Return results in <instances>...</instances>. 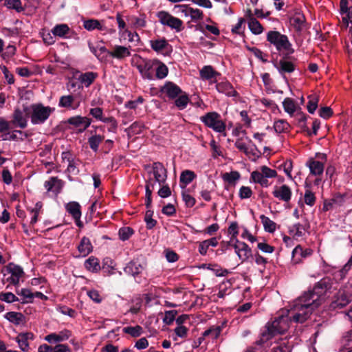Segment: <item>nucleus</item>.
I'll return each instance as SVG.
<instances>
[{"label": "nucleus", "mask_w": 352, "mask_h": 352, "mask_svg": "<svg viewBox=\"0 0 352 352\" xmlns=\"http://www.w3.org/2000/svg\"><path fill=\"white\" fill-rule=\"evenodd\" d=\"M196 177V174L192 170H185L182 171L179 177L181 187L186 188V186L191 183Z\"/></svg>", "instance_id": "obj_31"}, {"label": "nucleus", "mask_w": 352, "mask_h": 352, "mask_svg": "<svg viewBox=\"0 0 352 352\" xmlns=\"http://www.w3.org/2000/svg\"><path fill=\"white\" fill-rule=\"evenodd\" d=\"M155 71L156 72V77L160 79L164 78L168 74V67L162 62L157 60L155 66Z\"/></svg>", "instance_id": "obj_50"}, {"label": "nucleus", "mask_w": 352, "mask_h": 352, "mask_svg": "<svg viewBox=\"0 0 352 352\" xmlns=\"http://www.w3.org/2000/svg\"><path fill=\"white\" fill-rule=\"evenodd\" d=\"M129 21L131 23V28L134 29H140L146 27V21L144 15L140 16H131L129 17Z\"/></svg>", "instance_id": "obj_33"}, {"label": "nucleus", "mask_w": 352, "mask_h": 352, "mask_svg": "<svg viewBox=\"0 0 352 352\" xmlns=\"http://www.w3.org/2000/svg\"><path fill=\"white\" fill-rule=\"evenodd\" d=\"M289 124L283 119L277 120L274 123V129L278 133H285L289 129Z\"/></svg>", "instance_id": "obj_48"}, {"label": "nucleus", "mask_w": 352, "mask_h": 352, "mask_svg": "<svg viewBox=\"0 0 352 352\" xmlns=\"http://www.w3.org/2000/svg\"><path fill=\"white\" fill-rule=\"evenodd\" d=\"M289 232L290 234L293 235L294 237L298 238L305 234L307 228L300 223H297L289 228Z\"/></svg>", "instance_id": "obj_38"}, {"label": "nucleus", "mask_w": 352, "mask_h": 352, "mask_svg": "<svg viewBox=\"0 0 352 352\" xmlns=\"http://www.w3.org/2000/svg\"><path fill=\"white\" fill-rule=\"evenodd\" d=\"M218 74L211 66H204L200 70V76L203 80H211Z\"/></svg>", "instance_id": "obj_44"}, {"label": "nucleus", "mask_w": 352, "mask_h": 352, "mask_svg": "<svg viewBox=\"0 0 352 352\" xmlns=\"http://www.w3.org/2000/svg\"><path fill=\"white\" fill-rule=\"evenodd\" d=\"M150 45L153 50L157 53L162 54H164L165 52H168L170 48L167 40L164 38L151 40Z\"/></svg>", "instance_id": "obj_19"}, {"label": "nucleus", "mask_w": 352, "mask_h": 352, "mask_svg": "<svg viewBox=\"0 0 352 352\" xmlns=\"http://www.w3.org/2000/svg\"><path fill=\"white\" fill-rule=\"evenodd\" d=\"M304 201L307 205L309 206H313L315 204V195L309 189L305 190L304 195Z\"/></svg>", "instance_id": "obj_64"}, {"label": "nucleus", "mask_w": 352, "mask_h": 352, "mask_svg": "<svg viewBox=\"0 0 352 352\" xmlns=\"http://www.w3.org/2000/svg\"><path fill=\"white\" fill-rule=\"evenodd\" d=\"M276 67L282 75L285 73H291L295 69L294 64L289 61H280Z\"/></svg>", "instance_id": "obj_43"}, {"label": "nucleus", "mask_w": 352, "mask_h": 352, "mask_svg": "<svg viewBox=\"0 0 352 352\" xmlns=\"http://www.w3.org/2000/svg\"><path fill=\"white\" fill-rule=\"evenodd\" d=\"M289 23L296 31H301L305 26V16L300 12H297L291 17Z\"/></svg>", "instance_id": "obj_28"}, {"label": "nucleus", "mask_w": 352, "mask_h": 352, "mask_svg": "<svg viewBox=\"0 0 352 352\" xmlns=\"http://www.w3.org/2000/svg\"><path fill=\"white\" fill-rule=\"evenodd\" d=\"M133 234V230L130 227H123L119 230V237L122 241L128 240Z\"/></svg>", "instance_id": "obj_61"}, {"label": "nucleus", "mask_w": 352, "mask_h": 352, "mask_svg": "<svg viewBox=\"0 0 352 352\" xmlns=\"http://www.w3.org/2000/svg\"><path fill=\"white\" fill-rule=\"evenodd\" d=\"M283 107L285 111L289 116H293L296 111V104L294 100L290 98H286L283 101Z\"/></svg>", "instance_id": "obj_42"}, {"label": "nucleus", "mask_w": 352, "mask_h": 352, "mask_svg": "<svg viewBox=\"0 0 352 352\" xmlns=\"http://www.w3.org/2000/svg\"><path fill=\"white\" fill-rule=\"evenodd\" d=\"M260 219L263 223L264 230L266 232L273 233L276 230V224L269 217L265 216L264 214H261L260 216Z\"/></svg>", "instance_id": "obj_41"}, {"label": "nucleus", "mask_w": 352, "mask_h": 352, "mask_svg": "<svg viewBox=\"0 0 352 352\" xmlns=\"http://www.w3.org/2000/svg\"><path fill=\"white\" fill-rule=\"evenodd\" d=\"M70 29L67 24H58L52 29V34L55 36L65 38Z\"/></svg>", "instance_id": "obj_34"}, {"label": "nucleus", "mask_w": 352, "mask_h": 352, "mask_svg": "<svg viewBox=\"0 0 352 352\" xmlns=\"http://www.w3.org/2000/svg\"><path fill=\"white\" fill-rule=\"evenodd\" d=\"M326 292L324 282L318 283L312 290L305 293L302 296L295 300L289 309L286 312L289 315L292 321L295 322H304L312 311L322 304L324 300L323 295Z\"/></svg>", "instance_id": "obj_1"}, {"label": "nucleus", "mask_w": 352, "mask_h": 352, "mask_svg": "<svg viewBox=\"0 0 352 352\" xmlns=\"http://www.w3.org/2000/svg\"><path fill=\"white\" fill-rule=\"evenodd\" d=\"M221 331L219 327H211L204 332V336H210L212 339H217L219 336Z\"/></svg>", "instance_id": "obj_63"}, {"label": "nucleus", "mask_w": 352, "mask_h": 352, "mask_svg": "<svg viewBox=\"0 0 352 352\" xmlns=\"http://www.w3.org/2000/svg\"><path fill=\"white\" fill-rule=\"evenodd\" d=\"M248 25L250 32L255 35L261 34L263 32L262 25L256 19H251V21L248 23Z\"/></svg>", "instance_id": "obj_47"}, {"label": "nucleus", "mask_w": 352, "mask_h": 352, "mask_svg": "<svg viewBox=\"0 0 352 352\" xmlns=\"http://www.w3.org/2000/svg\"><path fill=\"white\" fill-rule=\"evenodd\" d=\"M4 5L8 9L14 10L17 12H21L24 10V7L21 0H5Z\"/></svg>", "instance_id": "obj_49"}, {"label": "nucleus", "mask_w": 352, "mask_h": 352, "mask_svg": "<svg viewBox=\"0 0 352 352\" xmlns=\"http://www.w3.org/2000/svg\"><path fill=\"white\" fill-rule=\"evenodd\" d=\"M311 253V250H303L300 245H297L292 251V261L294 263H298L301 261L302 258L307 257Z\"/></svg>", "instance_id": "obj_27"}, {"label": "nucleus", "mask_w": 352, "mask_h": 352, "mask_svg": "<svg viewBox=\"0 0 352 352\" xmlns=\"http://www.w3.org/2000/svg\"><path fill=\"white\" fill-rule=\"evenodd\" d=\"M135 66L144 78L151 80L154 76L155 66L157 60H151L137 56L134 58Z\"/></svg>", "instance_id": "obj_6"}, {"label": "nucleus", "mask_w": 352, "mask_h": 352, "mask_svg": "<svg viewBox=\"0 0 352 352\" xmlns=\"http://www.w3.org/2000/svg\"><path fill=\"white\" fill-rule=\"evenodd\" d=\"M67 123L73 125L75 128L78 129L79 133H82L90 126L91 120L85 116H76L69 118Z\"/></svg>", "instance_id": "obj_13"}, {"label": "nucleus", "mask_w": 352, "mask_h": 352, "mask_svg": "<svg viewBox=\"0 0 352 352\" xmlns=\"http://www.w3.org/2000/svg\"><path fill=\"white\" fill-rule=\"evenodd\" d=\"M144 267L145 264L144 262H141L138 259H134L126 265L124 270L126 274L135 276L140 274L144 270Z\"/></svg>", "instance_id": "obj_17"}, {"label": "nucleus", "mask_w": 352, "mask_h": 352, "mask_svg": "<svg viewBox=\"0 0 352 352\" xmlns=\"http://www.w3.org/2000/svg\"><path fill=\"white\" fill-rule=\"evenodd\" d=\"M216 89L219 93L224 94L229 97H236L238 94L228 81H223L216 85Z\"/></svg>", "instance_id": "obj_25"}, {"label": "nucleus", "mask_w": 352, "mask_h": 352, "mask_svg": "<svg viewBox=\"0 0 352 352\" xmlns=\"http://www.w3.org/2000/svg\"><path fill=\"white\" fill-rule=\"evenodd\" d=\"M244 153L252 161H256L260 155L259 151L254 146H248Z\"/></svg>", "instance_id": "obj_62"}, {"label": "nucleus", "mask_w": 352, "mask_h": 352, "mask_svg": "<svg viewBox=\"0 0 352 352\" xmlns=\"http://www.w3.org/2000/svg\"><path fill=\"white\" fill-rule=\"evenodd\" d=\"M153 174L155 182H157L160 186L164 184L167 178V171L162 164L160 162L153 164Z\"/></svg>", "instance_id": "obj_16"}, {"label": "nucleus", "mask_w": 352, "mask_h": 352, "mask_svg": "<svg viewBox=\"0 0 352 352\" xmlns=\"http://www.w3.org/2000/svg\"><path fill=\"white\" fill-rule=\"evenodd\" d=\"M189 17L191 19L192 21L196 23L198 22L200 20H202L204 18V13L203 12L198 9V8H190Z\"/></svg>", "instance_id": "obj_57"}, {"label": "nucleus", "mask_w": 352, "mask_h": 352, "mask_svg": "<svg viewBox=\"0 0 352 352\" xmlns=\"http://www.w3.org/2000/svg\"><path fill=\"white\" fill-rule=\"evenodd\" d=\"M228 234L230 235V243H236L239 234V227L236 222H232L228 229Z\"/></svg>", "instance_id": "obj_55"}, {"label": "nucleus", "mask_w": 352, "mask_h": 352, "mask_svg": "<svg viewBox=\"0 0 352 352\" xmlns=\"http://www.w3.org/2000/svg\"><path fill=\"white\" fill-rule=\"evenodd\" d=\"M344 202V198L341 195H337L329 200H325L323 204V210L328 211L333 209H337L342 206Z\"/></svg>", "instance_id": "obj_22"}, {"label": "nucleus", "mask_w": 352, "mask_h": 352, "mask_svg": "<svg viewBox=\"0 0 352 352\" xmlns=\"http://www.w3.org/2000/svg\"><path fill=\"white\" fill-rule=\"evenodd\" d=\"M102 270L104 273L111 275L113 274L116 271V264L110 258H105L102 262Z\"/></svg>", "instance_id": "obj_45"}, {"label": "nucleus", "mask_w": 352, "mask_h": 352, "mask_svg": "<svg viewBox=\"0 0 352 352\" xmlns=\"http://www.w3.org/2000/svg\"><path fill=\"white\" fill-rule=\"evenodd\" d=\"M78 251L82 256H85L92 250V245L88 238L83 237L78 246Z\"/></svg>", "instance_id": "obj_37"}, {"label": "nucleus", "mask_w": 352, "mask_h": 352, "mask_svg": "<svg viewBox=\"0 0 352 352\" xmlns=\"http://www.w3.org/2000/svg\"><path fill=\"white\" fill-rule=\"evenodd\" d=\"M55 109L45 106L41 103L31 104L28 108V114L33 124H43L54 112Z\"/></svg>", "instance_id": "obj_3"}, {"label": "nucleus", "mask_w": 352, "mask_h": 352, "mask_svg": "<svg viewBox=\"0 0 352 352\" xmlns=\"http://www.w3.org/2000/svg\"><path fill=\"white\" fill-rule=\"evenodd\" d=\"M267 40L274 45L278 51H287L291 47V43L287 36L277 31H270L267 34Z\"/></svg>", "instance_id": "obj_9"}, {"label": "nucleus", "mask_w": 352, "mask_h": 352, "mask_svg": "<svg viewBox=\"0 0 352 352\" xmlns=\"http://www.w3.org/2000/svg\"><path fill=\"white\" fill-rule=\"evenodd\" d=\"M234 252L242 263L249 261L252 256L251 248L244 242L236 240L232 245Z\"/></svg>", "instance_id": "obj_12"}, {"label": "nucleus", "mask_w": 352, "mask_h": 352, "mask_svg": "<svg viewBox=\"0 0 352 352\" xmlns=\"http://www.w3.org/2000/svg\"><path fill=\"white\" fill-rule=\"evenodd\" d=\"M60 107L70 109H76L80 106V102L74 104V98L72 95L63 96L60 97L58 102Z\"/></svg>", "instance_id": "obj_30"}, {"label": "nucleus", "mask_w": 352, "mask_h": 352, "mask_svg": "<svg viewBox=\"0 0 352 352\" xmlns=\"http://www.w3.org/2000/svg\"><path fill=\"white\" fill-rule=\"evenodd\" d=\"M306 166L309 168L310 173L313 175L319 176L324 172V164L314 159L309 160L306 163Z\"/></svg>", "instance_id": "obj_26"}, {"label": "nucleus", "mask_w": 352, "mask_h": 352, "mask_svg": "<svg viewBox=\"0 0 352 352\" xmlns=\"http://www.w3.org/2000/svg\"><path fill=\"white\" fill-rule=\"evenodd\" d=\"M162 91L172 99L177 97L182 92V89L172 82H166L162 88Z\"/></svg>", "instance_id": "obj_24"}, {"label": "nucleus", "mask_w": 352, "mask_h": 352, "mask_svg": "<svg viewBox=\"0 0 352 352\" xmlns=\"http://www.w3.org/2000/svg\"><path fill=\"white\" fill-rule=\"evenodd\" d=\"M272 195L280 201L289 202L291 200L292 192L288 186L283 184L280 186H274Z\"/></svg>", "instance_id": "obj_15"}, {"label": "nucleus", "mask_w": 352, "mask_h": 352, "mask_svg": "<svg viewBox=\"0 0 352 352\" xmlns=\"http://www.w3.org/2000/svg\"><path fill=\"white\" fill-rule=\"evenodd\" d=\"M352 300V283H348L341 287L331 303L332 309H342Z\"/></svg>", "instance_id": "obj_4"}, {"label": "nucleus", "mask_w": 352, "mask_h": 352, "mask_svg": "<svg viewBox=\"0 0 352 352\" xmlns=\"http://www.w3.org/2000/svg\"><path fill=\"white\" fill-rule=\"evenodd\" d=\"M5 318H6L10 322L19 325L24 321V316L21 313L10 311L5 314Z\"/></svg>", "instance_id": "obj_36"}, {"label": "nucleus", "mask_w": 352, "mask_h": 352, "mask_svg": "<svg viewBox=\"0 0 352 352\" xmlns=\"http://www.w3.org/2000/svg\"><path fill=\"white\" fill-rule=\"evenodd\" d=\"M97 74L94 72H86L80 75L78 79L80 82L85 85V87H89L96 78Z\"/></svg>", "instance_id": "obj_46"}, {"label": "nucleus", "mask_w": 352, "mask_h": 352, "mask_svg": "<svg viewBox=\"0 0 352 352\" xmlns=\"http://www.w3.org/2000/svg\"><path fill=\"white\" fill-rule=\"evenodd\" d=\"M12 124L17 127L24 129L27 126L28 120L26 117V110L23 111L16 109L13 113Z\"/></svg>", "instance_id": "obj_18"}, {"label": "nucleus", "mask_w": 352, "mask_h": 352, "mask_svg": "<svg viewBox=\"0 0 352 352\" xmlns=\"http://www.w3.org/2000/svg\"><path fill=\"white\" fill-rule=\"evenodd\" d=\"M34 338V336L32 333L25 332L19 333L16 338V341L23 351H28L30 348L29 341L33 340Z\"/></svg>", "instance_id": "obj_20"}, {"label": "nucleus", "mask_w": 352, "mask_h": 352, "mask_svg": "<svg viewBox=\"0 0 352 352\" xmlns=\"http://www.w3.org/2000/svg\"><path fill=\"white\" fill-rule=\"evenodd\" d=\"M6 274L4 276H8L6 280L10 284L16 285L19 283L20 279L23 277L24 272L23 269L16 265L10 263L6 267Z\"/></svg>", "instance_id": "obj_11"}, {"label": "nucleus", "mask_w": 352, "mask_h": 352, "mask_svg": "<svg viewBox=\"0 0 352 352\" xmlns=\"http://www.w3.org/2000/svg\"><path fill=\"white\" fill-rule=\"evenodd\" d=\"M199 30L203 33L206 34L208 32L214 36H218L220 33L219 28L214 23L212 24H202L199 26Z\"/></svg>", "instance_id": "obj_51"}, {"label": "nucleus", "mask_w": 352, "mask_h": 352, "mask_svg": "<svg viewBox=\"0 0 352 352\" xmlns=\"http://www.w3.org/2000/svg\"><path fill=\"white\" fill-rule=\"evenodd\" d=\"M222 177L225 182L232 184L239 179L240 174L237 171H232L230 173H224Z\"/></svg>", "instance_id": "obj_59"}, {"label": "nucleus", "mask_w": 352, "mask_h": 352, "mask_svg": "<svg viewBox=\"0 0 352 352\" xmlns=\"http://www.w3.org/2000/svg\"><path fill=\"white\" fill-rule=\"evenodd\" d=\"M104 140V136L99 134H94L88 138V143L89 144L90 148L94 152H97L98 151L99 145Z\"/></svg>", "instance_id": "obj_40"}, {"label": "nucleus", "mask_w": 352, "mask_h": 352, "mask_svg": "<svg viewBox=\"0 0 352 352\" xmlns=\"http://www.w3.org/2000/svg\"><path fill=\"white\" fill-rule=\"evenodd\" d=\"M71 336L72 332L69 330L63 329L60 331L47 335L44 340L50 344H56L67 341Z\"/></svg>", "instance_id": "obj_14"}, {"label": "nucleus", "mask_w": 352, "mask_h": 352, "mask_svg": "<svg viewBox=\"0 0 352 352\" xmlns=\"http://www.w3.org/2000/svg\"><path fill=\"white\" fill-rule=\"evenodd\" d=\"M85 267L91 272H98L101 268L99 260L94 256H91L85 261Z\"/></svg>", "instance_id": "obj_35"}, {"label": "nucleus", "mask_w": 352, "mask_h": 352, "mask_svg": "<svg viewBox=\"0 0 352 352\" xmlns=\"http://www.w3.org/2000/svg\"><path fill=\"white\" fill-rule=\"evenodd\" d=\"M177 97L178 98L175 101V104L177 108L182 110L187 107L189 102L188 96L186 93L182 91Z\"/></svg>", "instance_id": "obj_52"}, {"label": "nucleus", "mask_w": 352, "mask_h": 352, "mask_svg": "<svg viewBox=\"0 0 352 352\" xmlns=\"http://www.w3.org/2000/svg\"><path fill=\"white\" fill-rule=\"evenodd\" d=\"M65 208L67 211L73 217L75 220L80 219L81 217L80 206L78 202H69L66 205Z\"/></svg>", "instance_id": "obj_32"}, {"label": "nucleus", "mask_w": 352, "mask_h": 352, "mask_svg": "<svg viewBox=\"0 0 352 352\" xmlns=\"http://www.w3.org/2000/svg\"><path fill=\"white\" fill-rule=\"evenodd\" d=\"M245 20L244 18L240 17L238 19L237 23L232 27L231 32L232 34L241 35L244 32L245 29Z\"/></svg>", "instance_id": "obj_53"}, {"label": "nucleus", "mask_w": 352, "mask_h": 352, "mask_svg": "<svg viewBox=\"0 0 352 352\" xmlns=\"http://www.w3.org/2000/svg\"><path fill=\"white\" fill-rule=\"evenodd\" d=\"M82 24L83 28L89 32L98 30L101 32L103 35L114 34L116 33V29L113 28H108L106 25V22L104 20L89 19L83 20Z\"/></svg>", "instance_id": "obj_8"}, {"label": "nucleus", "mask_w": 352, "mask_h": 352, "mask_svg": "<svg viewBox=\"0 0 352 352\" xmlns=\"http://www.w3.org/2000/svg\"><path fill=\"white\" fill-rule=\"evenodd\" d=\"M44 186L47 191H52L55 194H58L63 187V184L61 180L56 177H51L48 181L45 182Z\"/></svg>", "instance_id": "obj_29"}, {"label": "nucleus", "mask_w": 352, "mask_h": 352, "mask_svg": "<svg viewBox=\"0 0 352 352\" xmlns=\"http://www.w3.org/2000/svg\"><path fill=\"white\" fill-rule=\"evenodd\" d=\"M200 120L208 128L215 132L223 133L226 131V124L221 119L220 115L214 111L209 112L200 118Z\"/></svg>", "instance_id": "obj_7"}, {"label": "nucleus", "mask_w": 352, "mask_h": 352, "mask_svg": "<svg viewBox=\"0 0 352 352\" xmlns=\"http://www.w3.org/2000/svg\"><path fill=\"white\" fill-rule=\"evenodd\" d=\"M113 58L122 60L131 56L130 48L122 45H115L113 50L108 52Z\"/></svg>", "instance_id": "obj_21"}, {"label": "nucleus", "mask_w": 352, "mask_h": 352, "mask_svg": "<svg viewBox=\"0 0 352 352\" xmlns=\"http://www.w3.org/2000/svg\"><path fill=\"white\" fill-rule=\"evenodd\" d=\"M116 18L118 23V34L122 35L123 34V32L127 30L126 21L122 15L119 12L116 14Z\"/></svg>", "instance_id": "obj_60"}, {"label": "nucleus", "mask_w": 352, "mask_h": 352, "mask_svg": "<svg viewBox=\"0 0 352 352\" xmlns=\"http://www.w3.org/2000/svg\"><path fill=\"white\" fill-rule=\"evenodd\" d=\"M340 14L342 21L346 25L352 23V7L348 6L347 0L340 1Z\"/></svg>", "instance_id": "obj_23"}, {"label": "nucleus", "mask_w": 352, "mask_h": 352, "mask_svg": "<svg viewBox=\"0 0 352 352\" xmlns=\"http://www.w3.org/2000/svg\"><path fill=\"white\" fill-rule=\"evenodd\" d=\"M318 98L316 95H311L309 96V101L307 103V111L310 113H314L318 107Z\"/></svg>", "instance_id": "obj_56"}, {"label": "nucleus", "mask_w": 352, "mask_h": 352, "mask_svg": "<svg viewBox=\"0 0 352 352\" xmlns=\"http://www.w3.org/2000/svg\"><path fill=\"white\" fill-rule=\"evenodd\" d=\"M157 16L162 25L168 26L177 32H180L183 28L182 21L167 12L160 11L157 14Z\"/></svg>", "instance_id": "obj_10"}, {"label": "nucleus", "mask_w": 352, "mask_h": 352, "mask_svg": "<svg viewBox=\"0 0 352 352\" xmlns=\"http://www.w3.org/2000/svg\"><path fill=\"white\" fill-rule=\"evenodd\" d=\"M277 175V172L267 166H262L259 170H254L251 173L250 182L258 184L262 187L267 188L270 184L268 178H274Z\"/></svg>", "instance_id": "obj_5"}, {"label": "nucleus", "mask_w": 352, "mask_h": 352, "mask_svg": "<svg viewBox=\"0 0 352 352\" xmlns=\"http://www.w3.org/2000/svg\"><path fill=\"white\" fill-rule=\"evenodd\" d=\"M292 320L286 311H283L271 324H267L266 329L261 334L258 341L259 344H263L265 343L276 334L285 333L289 329V322Z\"/></svg>", "instance_id": "obj_2"}, {"label": "nucleus", "mask_w": 352, "mask_h": 352, "mask_svg": "<svg viewBox=\"0 0 352 352\" xmlns=\"http://www.w3.org/2000/svg\"><path fill=\"white\" fill-rule=\"evenodd\" d=\"M182 195L183 201L187 207L191 208L195 206L196 203L195 199L190 195L188 190H184Z\"/></svg>", "instance_id": "obj_58"}, {"label": "nucleus", "mask_w": 352, "mask_h": 352, "mask_svg": "<svg viewBox=\"0 0 352 352\" xmlns=\"http://www.w3.org/2000/svg\"><path fill=\"white\" fill-rule=\"evenodd\" d=\"M120 39H127L129 43L138 44L140 41L139 34L136 32H132L127 29L123 32V34L119 35Z\"/></svg>", "instance_id": "obj_39"}, {"label": "nucleus", "mask_w": 352, "mask_h": 352, "mask_svg": "<svg viewBox=\"0 0 352 352\" xmlns=\"http://www.w3.org/2000/svg\"><path fill=\"white\" fill-rule=\"evenodd\" d=\"M123 332L131 335L132 337L136 338L142 335L143 330L142 327L136 325L135 327H126L123 328Z\"/></svg>", "instance_id": "obj_54"}]
</instances>
